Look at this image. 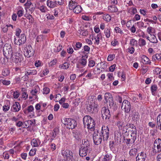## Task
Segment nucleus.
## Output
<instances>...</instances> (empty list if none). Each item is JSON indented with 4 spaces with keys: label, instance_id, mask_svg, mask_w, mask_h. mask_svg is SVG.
<instances>
[{
    "label": "nucleus",
    "instance_id": "obj_1",
    "mask_svg": "<svg viewBox=\"0 0 161 161\" xmlns=\"http://www.w3.org/2000/svg\"><path fill=\"white\" fill-rule=\"evenodd\" d=\"M83 146H81L79 150V154L80 156L84 157L87 154L90 153L92 151L89 142L87 140L84 139L82 141Z\"/></svg>",
    "mask_w": 161,
    "mask_h": 161
},
{
    "label": "nucleus",
    "instance_id": "obj_2",
    "mask_svg": "<svg viewBox=\"0 0 161 161\" xmlns=\"http://www.w3.org/2000/svg\"><path fill=\"white\" fill-rule=\"evenodd\" d=\"M83 123L85 127L88 129L94 130L95 123L93 119L89 115L85 116L83 119Z\"/></svg>",
    "mask_w": 161,
    "mask_h": 161
},
{
    "label": "nucleus",
    "instance_id": "obj_3",
    "mask_svg": "<svg viewBox=\"0 0 161 161\" xmlns=\"http://www.w3.org/2000/svg\"><path fill=\"white\" fill-rule=\"evenodd\" d=\"M62 123L66 125V127L69 129H74L76 127L77 123L74 119L69 118H65Z\"/></svg>",
    "mask_w": 161,
    "mask_h": 161
},
{
    "label": "nucleus",
    "instance_id": "obj_4",
    "mask_svg": "<svg viewBox=\"0 0 161 161\" xmlns=\"http://www.w3.org/2000/svg\"><path fill=\"white\" fill-rule=\"evenodd\" d=\"M23 59L22 55L19 53H16L11 55L10 57V61L11 63L16 64L21 62Z\"/></svg>",
    "mask_w": 161,
    "mask_h": 161
},
{
    "label": "nucleus",
    "instance_id": "obj_5",
    "mask_svg": "<svg viewBox=\"0 0 161 161\" xmlns=\"http://www.w3.org/2000/svg\"><path fill=\"white\" fill-rule=\"evenodd\" d=\"M93 139L95 145H98L100 144L102 140L101 133H100L97 130L95 131L93 134Z\"/></svg>",
    "mask_w": 161,
    "mask_h": 161
},
{
    "label": "nucleus",
    "instance_id": "obj_6",
    "mask_svg": "<svg viewBox=\"0 0 161 161\" xmlns=\"http://www.w3.org/2000/svg\"><path fill=\"white\" fill-rule=\"evenodd\" d=\"M154 147L153 148V153L156 154L161 152V139H157L154 142Z\"/></svg>",
    "mask_w": 161,
    "mask_h": 161
},
{
    "label": "nucleus",
    "instance_id": "obj_7",
    "mask_svg": "<svg viewBox=\"0 0 161 161\" xmlns=\"http://www.w3.org/2000/svg\"><path fill=\"white\" fill-rule=\"evenodd\" d=\"M102 117L103 119L108 120L111 116L109 109L106 107H103L101 110Z\"/></svg>",
    "mask_w": 161,
    "mask_h": 161
},
{
    "label": "nucleus",
    "instance_id": "obj_8",
    "mask_svg": "<svg viewBox=\"0 0 161 161\" xmlns=\"http://www.w3.org/2000/svg\"><path fill=\"white\" fill-rule=\"evenodd\" d=\"M11 47V46L8 44H5L3 47V53L4 56L7 58H8V57L9 55L11 56V55H13L12 49Z\"/></svg>",
    "mask_w": 161,
    "mask_h": 161
},
{
    "label": "nucleus",
    "instance_id": "obj_9",
    "mask_svg": "<svg viewBox=\"0 0 161 161\" xmlns=\"http://www.w3.org/2000/svg\"><path fill=\"white\" fill-rule=\"evenodd\" d=\"M100 133H101L102 136H102L103 141H107L109 137V130L107 126H103L102 128L101 132Z\"/></svg>",
    "mask_w": 161,
    "mask_h": 161
},
{
    "label": "nucleus",
    "instance_id": "obj_10",
    "mask_svg": "<svg viewBox=\"0 0 161 161\" xmlns=\"http://www.w3.org/2000/svg\"><path fill=\"white\" fill-rule=\"evenodd\" d=\"M24 52L25 57L30 58L33 56L34 54V51L30 45L26 46L24 48Z\"/></svg>",
    "mask_w": 161,
    "mask_h": 161
},
{
    "label": "nucleus",
    "instance_id": "obj_11",
    "mask_svg": "<svg viewBox=\"0 0 161 161\" xmlns=\"http://www.w3.org/2000/svg\"><path fill=\"white\" fill-rule=\"evenodd\" d=\"M131 105L130 103L126 100H124L122 103L121 108L125 112L128 113L130 110Z\"/></svg>",
    "mask_w": 161,
    "mask_h": 161
},
{
    "label": "nucleus",
    "instance_id": "obj_12",
    "mask_svg": "<svg viewBox=\"0 0 161 161\" xmlns=\"http://www.w3.org/2000/svg\"><path fill=\"white\" fill-rule=\"evenodd\" d=\"M146 158V154L143 152H142L138 154L136 157V161H145Z\"/></svg>",
    "mask_w": 161,
    "mask_h": 161
},
{
    "label": "nucleus",
    "instance_id": "obj_13",
    "mask_svg": "<svg viewBox=\"0 0 161 161\" xmlns=\"http://www.w3.org/2000/svg\"><path fill=\"white\" fill-rule=\"evenodd\" d=\"M93 38L95 40L94 43L97 45H98L100 42V40L102 39V36L101 34L99 33L97 34L96 36H92V40H93Z\"/></svg>",
    "mask_w": 161,
    "mask_h": 161
},
{
    "label": "nucleus",
    "instance_id": "obj_14",
    "mask_svg": "<svg viewBox=\"0 0 161 161\" xmlns=\"http://www.w3.org/2000/svg\"><path fill=\"white\" fill-rule=\"evenodd\" d=\"M21 108L19 103L18 102H15L13 105L11 110L14 112H17L19 111Z\"/></svg>",
    "mask_w": 161,
    "mask_h": 161
},
{
    "label": "nucleus",
    "instance_id": "obj_15",
    "mask_svg": "<svg viewBox=\"0 0 161 161\" xmlns=\"http://www.w3.org/2000/svg\"><path fill=\"white\" fill-rule=\"evenodd\" d=\"M37 73L36 70L32 69V68H29L25 69V75L28 76L30 75H36Z\"/></svg>",
    "mask_w": 161,
    "mask_h": 161
},
{
    "label": "nucleus",
    "instance_id": "obj_16",
    "mask_svg": "<svg viewBox=\"0 0 161 161\" xmlns=\"http://www.w3.org/2000/svg\"><path fill=\"white\" fill-rule=\"evenodd\" d=\"M108 10L111 13H116L118 11V9L114 5H111L108 6Z\"/></svg>",
    "mask_w": 161,
    "mask_h": 161
},
{
    "label": "nucleus",
    "instance_id": "obj_17",
    "mask_svg": "<svg viewBox=\"0 0 161 161\" xmlns=\"http://www.w3.org/2000/svg\"><path fill=\"white\" fill-rule=\"evenodd\" d=\"M26 40V36L24 34H21L20 37H19L18 41L19 45H20L25 42Z\"/></svg>",
    "mask_w": 161,
    "mask_h": 161
},
{
    "label": "nucleus",
    "instance_id": "obj_18",
    "mask_svg": "<svg viewBox=\"0 0 161 161\" xmlns=\"http://www.w3.org/2000/svg\"><path fill=\"white\" fill-rule=\"evenodd\" d=\"M141 62L146 64H150L151 63L149 58L145 55L142 56Z\"/></svg>",
    "mask_w": 161,
    "mask_h": 161
},
{
    "label": "nucleus",
    "instance_id": "obj_19",
    "mask_svg": "<svg viewBox=\"0 0 161 161\" xmlns=\"http://www.w3.org/2000/svg\"><path fill=\"white\" fill-rule=\"evenodd\" d=\"M47 5L50 8H53L57 6L55 0L53 1L49 0H47Z\"/></svg>",
    "mask_w": 161,
    "mask_h": 161
},
{
    "label": "nucleus",
    "instance_id": "obj_20",
    "mask_svg": "<svg viewBox=\"0 0 161 161\" xmlns=\"http://www.w3.org/2000/svg\"><path fill=\"white\" fill-rule=\"evenodd\" d=\"M125 128L126 129V130H127V129L126 128V127H128L129 128H130L132 130H131L132 132H134L133 131H135L136 132V133H137V130L136 129V126L134 125L133 124H127L125 125Z\"/></svg>",
    "mask_w": 161,
    "mask_h": 161
},
{
    "label": "nucleus",
    "instance_id": "obj_21",
    "mask_svg": "<svg viewBox=\"0 0 161 161\" xmlns=\"http://www.w3.org/2000/svg\"><path fill=\"white\" fill-rule=\"evenodd\" d=\"M134 132H132L131 135V138H129L130 139L131 142H132L133 144H134V142L136 139L137 133L135 131H133Z\"/></svg>",
    "mask_w": 161,
    "mask_h": 161
},
{
    "label": "nucleus",
    "instance_id": "obj_22",
    "mask_svg": "<svg viewBox=\"0 0 161 161\" xmlns=\"http://www.w3.org/2000/svg\"><path fill=\"white\" fill-rule=\"evenodd\" d=\"M157 125L156 127L161 130V114H159L157 118Z\"/></svg>",
    "mask_w": 161,
    "mask_h": 161
},
{
    "label": "nucleus",
    "instance_id": "obj_23",
    "mask_svg": "<svg viewBox=\"0 0 161 161\" xmlns=\"http://www.w3.org/2000/svg\"><path fill=\"white\" fill-rule=\"evenodd\" d=\"M127 11L128 13L133 15H134L137 12L136 8L133 7H132L131 8H128Z\"/></svg>",
    "mask_w": 161,
    "mask_h": 161
},
{
    "label": "nucleus",
    "instance_id": "obj_24",
    "mask_svg": "<svg viewBox=\"0 0 161 161\" xmlns=\"http://www.w3.org/2000/svg\"><path fill=\"white\" fill-rule=\"evenodd\" d=\"M39 139H33L32 140L31 142V145L33 147H38L40 144V142H39Z\"/></svg>",
    "mask_w": 161,
    "mask_h": 161
},
{
    "label": "nucleus",
    "instance_id": "obj_25",
    "mask_svg": "<svg viewBox=\"0 0 161 161\" xmlns=\"http://www.w3.org/2000/svg\"><path fill=\"white\" fill-rule=\"evenodd\" d=\"M112 158L111 155L110 154H107L104 156L102 161H111Z\"/></svg>",
    "mask_w": 161,
    "mask_h": 161
},
{
    "label": "nucleus",
    "instance_id": "obj_26",
    "mask_svg": "<svg viewBox=\"0 0 161 161\" xmlns=\"http://www.w3.org/2000/svg\"><path fill=\"white\" fill-rule=\"evenodd\" d=\"M82 10V8L80 5L76 6L73 9V11L75 13L78 14L81 12Z\"/></svg>",
    "mask_w": 161,
    "mask_h": 161
},
{
    "label": "nucleus",
    "instance_id": "obj_27",
    "mask_svg": "<svg viewBox=\"0 0 161 161\" xmlns=\"http://www.w3.org/2000/svg\"><path fill=\"white\" fill-rule=\"evenodd\" d=\"M151 38L149 40V42H151L154 43H156L158 42V40L156 36L154 35H151Z\"/></svg>",
    "mask_w": 161,
    "mask_h": 161
},
{
    "label": "nucleus",
    "instance_id": "obj_28",
    "mask_svg": "<svg viewBox=\"0 0 161 161\" xmlns=\"http://www.w3.org/2000/svg\"><path fill=\"white\" fill-rule=\"evenodd\" d=\"M137 150L136 148L131 149L129 152V154L130 156H135L137 153Z\"/></svg>",
    "mask_w": 161,
    "mask_h": 161
},
{
    "label": "nucleus",
    "instance_id": "obj_29",
    "mask_svg": "<svg viewBox=\"0 0 161 161\" xmlns=\"http://www.w3.org/2000/svg\"><path fill=\"white\" fill-rule=\"evenodd\" d=\"M67 153L66 157L69 159L72 158L73 157V153L71 151L67 150Z\"/></svg>",
    "mask_w": 161,
    "mask_h": 161
},
{
    "label": "nucleus",
    "instance_id": "obj_30",
    "mask_svg": "<svg viewBox=\"0 0 161 161\" xmlns=\"http://www.w3.org/2000/svg\"><path fill=\"white\" fill-rule=\"evenodd\" d=\"M108 105H109L110 107H112L114 106V101L113 98H110L109 100L106 101Z\"/></svg>",
    "mask_w": 161,
    "mask_h": 161
},
{
    "label": "nucleus",
    "instance_id": "obj_31",
    "mask_svg": "<svg viewBox=\"0 0 161 161\" xmlns=\"http://www.w3.org/2000/svg\"><path fill=\"white\" fill-rule=\"evenodd\" d=\"M139 45L140 47L144 46L146 44V41L142 38H140L139 39Z\"/></svg>",
    "mask_w": 161,
    "mask_h": 161
},
{
    "label": "nucleus",
    "instance_id": "obj_32",
    "mask_svg": "<svg viewBox=\"0 0 161 161\" xmlns=\"http://www.w3.org/2000/svg\"><path fill=\"white\" fill-rule=\"evenodd\" d=\"M103 18L104 20L108 22L110 21L111 19V17L108 14H105L103 16Z\"/></svg>",
    "mask_w": 161,
    "mask_h": 161
},
{
    "label": "nucleus",
    "instance_id": "obj_33",
    "mask_svg": "<svg viewBox=\"0 0 161 161\" xmlns=\"http://www.w3.org/2000/svg\"><path fill=\"white\" fill-rule=\"evenodd\" d=\"M130 44L132 47L135 45L136 46H137V41L134 38H132L130 40Z\"/></svg>",
    "mask_w": 161,
    "mask_h": 161
},
{
    "label": "nucleus",
    "instance_id": "obj_34",
    "mask_svg": "<svg viewBox=\"0 0 161 161\" xmlns=\"http://www.w3.org/2000/svg\"><path fill=\"white\" fill-rule=\"evenodd\" d=\"M69 64L68 63L65 62L64 63L63 65H60L59 67L64 69H67L69 67Z\"/></svg>",
    "mask_w": 161,
    "mask_h": 161
},
{
    "label": "nucleus",
    "instance_id": "obj_35",
    "mask_svg": "<svg viewBox=\"0 0 161 161\" xmlns=\"http://www.w3.org/2000/svg\"><path fill=\"white\" fill-rule=\"evenodd\" d=\"M27 122L28 123V127H31L33 125H35L36 124L35 119H33L32 120H28Z\"/></svg>",
    "mask_w": 161,
    "mask_h": 161
},
{
    "label": "nucleus",
    "instance_id": "obj_36",
    "mask_svg": "<svg viewBox=\"0 0 161 161\" xmlns=\"http://www.w3.org/2000/svg\"><path fill=\"white\" fill-rule=\"evenodd\" d=\"M156 59L158 61H160L161 59V54H156L153 56V60L155 61Z\"/></svg>",
    "mask_w": 161,
    "mask_h": 161
},
{
    "label": "nucleus",
    "instance_id": "obj_37",
    "mask_svg": "<svg viewBox=\"0 0 161 161\" xmlns=\"http://www.w3.org/2000/svg\"><path fill=\"white\" fill-rule=\"evenodd\" d=\"M78 33L83 36H86L88 35V32L86 31L80 29L78 31Z\"/></svg>",
    "mask_w": 161,
    "mask_h": 161
},
{
    "label": "nucleus",
    "instance_id": "obj_38",
    "mask_svg": "<svg viewBox=\"0 0 161 161\" xmlns=\"http://www.w3.org/2000/svg\"><path fill=\"white\" fill-rule=\"evenodd\" d=\"M69 9L72 10L73 9L75 6L77 5L75 3L73 2V1H71L69 2Z\"/></svg>",
    "mask_w": 161,
    "mask_h": 161
},
{
    "label": "nucleus",
    "instance_id": "obj_39",
    "mask_svg": "<svg viewBox=\"0 0 161 161\" xmlns=\"http://www.w3.org/2000/svg\"><path fill=\"white\" fill-rule=\"evenodd\" d=\"M140 115L137 112H135L132 117V119L134 120H137L139 119Z\"/></svg>",
    "mask_w": 161,
    "mask_h": 161
},
{
    "label": "nucleus",
    "instance_id": "obj_40",
    "mask_svg": "<svg viewBox=\"0 0 161 161\" xmlns=\"http://www.w3.org/2000/svg\"><path fill=\"white\" fill-rule=\"evenodd\" d=\"M158 87L157 85H153L151 87V91L153 95H154L155 94V92L157 90Z\"/></svg>",
    "mask_w": 161,
    "mask_h": 161
},
{
    "label": "nucleus",
    "instance_id": "obj_41",
    "mask_svg": "<svg viewBox=\"0 0 161 161\" xmlns=\"http://www.w3.org/2000/svg\"><path fill=\"white\" fill-rule=\"evenodd\" d=\"M83 57H84V56H82V58L80 60V63L81 65L85 66L86 65L87 61L86 59L83 58Z\"/></svg>",
    "mask_w": 161,
    "mask_h": 161
},
{
    "label": "nucleus",
    "instance_id": "obj_42",
    "mask_svg": "<svg viewBox=\"0 0 161 161\" xmlns=\"http://www.w3.org/2000/svg\"><path fill=\"white\" fill-rule=\"evenodd\" d=\"M104 33L106 37L108 38L110 37V29L109 28L105 29Z\"/></svg>",
    "mask_w": 161,
    "mask_h": 161
},
{
    "label": "nucleus",
    "instance_id": "obj_43",
    "mask_svg": "<svg viewBox=\"0 0 161 161\" xmlns=\"http://www.w3.org/2000/svg\"><path fill=\"white\" fill-rule=\"evenodd\" d=\"M10 73L9 70L8 69H4L3 71L2 74L4 76L8 75Z\"/></svg>",
    "mask_w": 161,
    "mask_h": 161
},
{
    "label": "nucleus",
    "instance_id": "obj_44",
    "mask_svg": "<svg viewBox=\"0 0 161 161\" xmlns=\"http://www.w3.org/2000/svg\"><path fill=\"white\" fill-rule=\"evenodd\" d=\"M153 28L151 27H148L147 30V32L150 35H152L153 32Z\"/></svg>",
    "mask_w": 161,
    "mask_h": 161
},
{
    "label": "nucleus",
    "instance_id": "obj_45",
    "mask_svg": "<svg viewBox=\"0 0 161 161\" xmlns=\"http://www.w3.org/2000/svg\"><path fill=\"white\" fill-rule=\"evenodd\" d=\"M111 95L109 93H105L104 98L106 101L109 100L110 98H112Z\"/></svg>",
    "mask_w": 161,
    "mask_h": 161
},
{
    "label": "nucleus",
    "instance_id": "obj_46",
    "mask_svg": "<svg viewBox=\"0 0 161 161\" xmlns=\"http://www.w3.org/2000/svg\"><path fill=\"white\" fill-rule=\"evenodd\" d=\"M39 10L42 12L45 13L47 10V8L46 6H40L39 8Z\"/></svg>",
    "mask_w": 161,
    "mask_h": 161
},
{
    "label": "nucleus",
    "instance_id": "obj_47",
    "mask_svg": "<svg viewBox=\"0 0 161 161\" xmlns=\"http://www.w3.org/2000/svg\"><path fill=\"white\" fill-rule=\"evenodd\" d=\"M95 62L91 59H89L88 66L90 67H93L95 65Z\"/></svg>",
    "mask_w": 161,
    "mask_h": 161
},
{
    "label": "nucleus",
    "instance_id": "obj_48",
    "mask_svg": "<svg viewBox=\"0 0 161 161\" xmlns=\"http://www.w3.org/2000/svg\"><path fill=\"white\" fill-rule=\"evenodd\" d=\"M36 148L32 149L29 153V155L31 156L34 155L36 154Z\"/></svg>",
    "mask_w": 161,
    "mask_h": 161
},
{
    "label": "nucleus",
    "instance_id": "obj_49",
    "mask_svg": "<svg viewBox=\"0 0 161 161\" xmlns=\"http://www.w3.org/2000/svg\"><path fill=\"white\" fill-rule=\"evenodd\" d=\"M8 58H0V63L2 64H6L7 61V59Z\"/></svg>",
    "mask_w": 161,
    "mask_h": 161
},
{
    "label": "nucleus",
    "instance_id": "obj_50",
    "mask_svg": "<svg viewBox=\"0 0 161 161\" xmlns=\"http://www.w3.org/2000/svg\"><path fill=\"white\" fill-rule=\"evenodd\" d=\"M117 125L118 126L119 128L123 127L124 128H125V125H124V122H123L119 121L117 122Z\"/></svg>",
    "mask_w": 161,
    "mask_h": 161
},
{
    "label": "nucleus",
    "instance_id": "obj_51",
    "mask_svg": "<svg viewBox=\"0 0 161 161\" xmlns=\"http://www.w3.org/2000/svg\"><path fill=\"white\" fill-rule=\"evenodd\" d=\"M161 72V69L157 67L153 70L154 74L158 75L160 74Z\"/></svg>",
    "mask_w": 161,
    "mask_h": 161
},
{
    "label": "nucleus",
    "instance_id": "obj_52",
    "mask_svg": "<svg viewBox=\"0 0 161 161\" xmlns=\"http://www.w3.org/2000/svg\"><path fill=\"white\" fill-rule=\"evenodd\" d=\"M125 142L126 143L127 146H131L132 144H133L132 142H131L130 139L129 138H126L125 139Z\"/></svg>",
    "mask_w": 161,
    "mask_h": 161
},
{
    "label": "nucleus",
    "instance_id": "obj_53",
    "mask_svg": "<svg viewBox=\"0 0 161 161\" xmlns=\"http://www.w3.org/2000/svg\"><path fill=\"white\" fill-rule=\"evenodd\" d=\"M50 91L49 88L47 87H45L43 89V93L44 94H47Z\"/></svg>",
    "mask_w": 161,
    "mask_h": 161
},
{
    "label": "nucleus",
    "instance_id": "obj_54",
    "mask_svg": "<svg viewBox=\"0 0 161 161\" xmlns=\"http://www.w3.org/2000/svg\"><path fill=\"white\" fill-rule=\"evenodd\" d=\"M58 134V130L57 129H54L53 130V131L52 132V137L53 138H55L56 136Z\"/></svg>",
    "mask_w": 161,
    "mask_h": 161
},
{
    "label": "nucleus",
    "instance_id": "obj_55",
    "mask_svg": "<svg viewBox=\"0 0 161 161\" xmlns=\"http://www.w3.org/2000/svg\"><path fill=\"white\" fill-rule=\"evenodd\" d=\"M10 81L9 80H3V79L2 83L3 85L5 86H8L9 85L10 83Z\"/></svg>",
    "mask_w": 161,
    "mask_h": 161
},
{
    "label": "nucleus",
    "instance_id": "obj_56",
    "mask_svg": "<svg viewBox=\"0 0 161 161\" xmlns=\"http://www.w3.org/2000/svg\"><path fill=\"white\" fill-rule=\"evenodd\" d=\"M114 30L116 33H120L121 34L123 33L122 31L118 27H115Z\"/></svg>",
    "mask_w": 161,
    "mask_h": 161
},
{
    "label": "nucleus",
    "instance_id": "obj_57",
    "mask_svg": "<svg viewBox=\"0 0 161 161\" xmlns=\"http://www.w3.org/2000/svg\"><path fill=\"white\" fill-rule=\"evenodd\" d=\"M115 55L114 54L109 55L108 57V60L109 61H112L114 58Z\"/></svg>",
    "mask_w": 161,
    "mask_h": 161
},
{
    "label": "nucleus",
    "instance_id": "obj_58",
    "mask_svg": "<svg viewBox=\"0 0 161 161\" xmlns=\"http://www.w3.org/2000/svg\"><path fill=\"white\" fill-rule=\"evenodd\" d=\"M13 92V95L14 97L15 98H17L19 95V92L16 91L15 92Z\"/></svg>",
    "mask_w": 161,
    "mask_h": 161
},
{
    "label": "nucleus",
    "instance_id": "obj_59",
    "mask_svg": "<svg viewBox=\"0 0 161 161\" xmlns=\"http://www.w3.org/2000/svg\"><path fill=\"white\" fill-rule=\"evenodd\" d=\"M60 10L58 8H55L54 10V15L57 17L58 15V13H59V11Z\"/></svg>",
    "mask_w": 161,
    "mask_h": 161
},
{
    "label": "nucleus",
    "instance_id": "obj_60",
    "mask_svg": "<svg viewBox=\"0 0 161 161\" xmlns=\"http://www.w3.org/2000/svg\"><path fill=\"white\" fill-rule=\"evenodd\" d=\"M56 63L57 60L56 59H54L49 63V66H53L55 65Z\"/></svg>",
    "mask_w": 161,
    "mask_h": 161
},
{
    "label": "nucleus",
    "instance_id": "obj_61",
    "mask_svg": "<svg viewBox=\"0 0 161 161\" xmlns=\"http://www.w3.org/2000/svg\"><path fill=\"white\" fill-rule=\"evenodd\" d=\"M16 34L15 35L17 36H19L20 35V34L21 32V30L19 28H17L16 30Z\"/></svg>",
    "mask_w": 161,
    "mask_h": 161
},
{
    "label": "nucleus",
    "instance_id": "obj_62",
    "mask_svg": "<svg viewBox=\"0 0 161 161\" xmlns=\"http://www.w3.org/2000/svg\"><path fill=\"white\" fill-rule=\"evenodd\" d=\"M34 108L33 106L30 105L27 107V110L29 112H32L34 110Z\"/></svg>",
    "mask_w": 161,
    "mask_h": 161
},
{
    "label": "nucleus",
    "instance_id": "obj_63",
    "mask_svg": "<svg viewBox=\"0 0 161 161\" xmlns=\"http://www.w3.org/2000/svg\"><path fill=\"white\" fill-rule=\"evenodd\" d=\"M116 65L115 64H113L109 68V71L110 72H113L114 70Z\"/></svg>",
    "mask_w": 161,
    "mask_h": 161
},
{
    "label": "nucleus",
    "instance_id": "obj_64",
    "mask_svg": "<svg viewBox=\"0 0 161 161\" xmlns=\"http://www.w3.org/2000/svg\"><path fill=\"white\" fill-rule=\"evenodd\" d=\"M128 52L130 54H133L135 51V49L133 47L128 49Z\"/></svg>",
    "mask_w": 161,
    "mask_h": 161
}]
</instances>
